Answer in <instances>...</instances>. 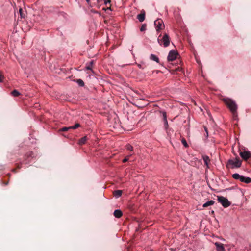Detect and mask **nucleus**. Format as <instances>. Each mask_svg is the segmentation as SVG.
I'll list each match as a JSON object with an SVG mask.
<instances>
[{"instance_id":"1","label":"nucleus","mask_w":251,"mask_h":251,"mask_svg":"<svg viewBox=\"0 0 251 251\" xmlns=\"http://www.w3.org/2000/svg\"><path fill=\"white\" fill-rule=\"evenodd\" d=\"M223 100L235 117L236 114L237 108V106L235 102L228 98L224 99Z\"/></svg>"},{"instance_id":"2","label":"nucleus","mask_w":251,"mask_h":251,"mask_svg":"<svg viewBox=\"0 0 251 251\" xmlns=\"http://www.w3.org/2000/svg\"><path fill=\"white\" fill-rule=\"evenodd\" d=\"M242 165V161L239 158H236L233 159H229L227 163L226 167L233 169L235 168H239Z\"/></svg>"},{"instance_id":"3","label":"nucleus","mask_w":251,"mask_h":251,"mask_svg":"<svg viewBox=\"0 0 251 251\" xmlns=\"http://www.w3.org/2000/svg\"><path fill=\"white\" fill-rule=\"evenodd\" d=\"M170 38L168 35L165 33L161 39H158V42L160 45H163L164 47H168L170 44Z\"/></svg>"},{"instance_id":"4","label":"nucleus","mask_w":251,"mask_h":251,"mask_svg":"<svg viewBox=\"0 0 251 251\" xmlns=\"http://www.w3.org/2000/svg\"><path fill=\"white\" fill-rule=\"evenodd\" d=\"M218 201L224 207H227L231 205V202L228 200V199L223 196H218Z\"/></svg>"},{"instance_id":"5","label":"nucleus","mask_w":251,"mask_h":251,"mask_svg":"<svg viewBox=\"0 0 251 251\" xmlns=\"http://www.w3.org/2000/svg\"><path fill=\"white\" fill-rule=\"evenodd\" d=\"M154 24L155 26L156 30L157 32L165 27L163 21L160 19L155 20L154 21Z\"/></svg>"},{"instance_id":"6","label":"nucleus","mask_w":251,"mask_h":251,"mask_svg":"<svg viewBox=\"0 0 251 251\" xmlns=\"http://www.w3.org/2000/svg\"><path fill=\"white\" fill-rule=\"evenodd\" d=\"M178 55V54L176 51L172 50L169 53L167 59L169 61H174L177 58Z\"/></svg>"},{"instance_id":"7","label":"nucleus","mask_w":251,"mask_h":251,"mask_svg":"<svg viewBox=\"0 0 251 251\" xmlns=\"http://www.w3.org/2000/svg\"><path fill=\"white\" fill-rule=\"evenodd\" d=\"M241 157L244 160H248L251 156V153L249 151H245L240 153Z\"/></svg>"},{"instance_id":"8","label":"nucleus","mask_w":251,"mask_h":251,"mask_svg":"<svg viewBox=\"0 0 251 251\" xmlns=\"http://www.w3.org/2000/svg\"><path fill=\"white\" fill-rule=\"evenodd\" d=\"M214 244L216 247V250L217 251H225L224 247L222 243L215 242Z\"/></svg>"},{"instance_id":"9","label":"nucleus","mask_w":251,"mask_h":251,"mask_svg":"<svg viewBox=\"0 0 251 251\" xmlns=\"http://www.w3.org/2000/svg\"><path fill=\"white\" fill-rule=\"evenodd\" d=\"M240 181L241 182H245L247 184L250 183H251V178L242 176L241 178L240 179Z\"/></svg>"},{"instance_id":"10","label":"nucleus","mask_w":251,"mask_h":251,"mask_svg":"<svg viewBox=\"0 0 251 251\" xmlns=\"http://www.w3.org/2000/svg\"><path fill=\"white\" fill-rule=\"evenodd\" d=\"M202 159L203 160L204 164L206 166L207 168H209L208 164L210 161L209 157L207 155H204L202 156Z\"/></svg>"},{"instance_id":"11","label":"nucleus","mask_w":251,"mask_h":251,"mask_svg":"<svg viewBox=\"0 0 251 251\" xmlns=\"http://www.w3.org/2000/svg\"><path fill=\"white\" fill-rule=\"evenodd\" d=\"M113 214L116 218H119L122 216V212L120 210L116 209L114 211Z\"/></svg>"},{"instance_id":"12","label":"nucleus","mask_w":251,"mask_h":251,"mask_svg":"<svg viewBox=\"0 0 251 251\" xmlns=\"http://www.w3.org/2000/svg\"><path fill=\"white\" fill-rule=\"evenodd\" d=\"M145 18V13H141L137 16V19L140 22H142L144 21Z\"/></svg>"},{"instance_id":"13","label":"nucleus","mask_w":251,"mask_h":251,"mask_svg":"<svg viewBox=\"0 0 251 251\" xmlns=\"http://www.w3.org/2000/svg\"><path fill=\"white\" fill-rule=\"evenodd\" d=\"M215 203V201L213 200H210L209 201H207L206 202H205V203H204L203 204V207H207L209 206H211V205H212L214 204Z\"/></svg>"},{"instance_id":"14","label":"nucleus","mask_w":251,"mask_h":251,"mask_svg":"<svg viewBox=\"0 0 251 251\" xmlns=\"http://www.w3.org/2000/svg\"><path fill=\"white\" fill-rule=\"evenodd\" d=\"M87 140V136H84L83 138H81L79 140L78 144L80 145H82L86 143Z\"/></svg>"},{"instance_id":"15","label":"nucleus","mask_w":251,"mask_h":251,"mask_svg":"<svg viewBox=\"0 0 251 251\" xmlns=\"http://www.w3.org/2000/svg\"><path fill=\"white\" fill-rule=\"evenodd\" d=\"M150 59L152 60L155 61L157 63L159 62V58L154 54H151L150 55Z\"/></svg>"},{"instance_id":"16","label":"nucleus","mask_w":251,"mask_h":251,"mask_svg":"<svg viewBox=\"0 0 251 251\" xmlns=\"http://www.w3.org/2000/svg\"><path fill=\"white\" fill-rule=\"evenodd\" d=\"M241 176H242L239 175L238 173H235V174H234L232 175V177L233 178H234L235 179H237V180L239 179L240 180Z\"/></svg>"},{"instance_id":"17","label":"nucleus","mask_w":251,"mask_h":251,"mask_svg":"<svg viewBox=\"0 0 251 251\" xmlns=\"http://www.w3.org/2000/svg\"><path fill=\"white\" fill-rule=\"evenodd\" d=\"M162 114H163V121L164 122V124L165 125V126H168V122L167 120L166 113V112H163Z\"/></svg>"},{"instance_id":"18","label":"nucleus","mask_w":251,"mask_h":251,"mask_svg":"<svg viewBox=\"0 0 251 251\" xmlns=\"http://www.w3.org/2000/svg\"><path fill=\"white\" fill-rule=\"evenodd\" d=\"M122 195V191L121 190H116L114 192V195L118 198L120 197Z\"/></svg>"},{"instance_id":"19","label":"nucleus","mask_w":251,"mask_h":251,"mask_svg":"<svg viewBox=\"0 0 251 251\" xmlns=\"http://www.w3.org/2000/svg\"><path fill=\"white\" fill-rule=\"evenodd\" d=\"M11 94L13 97H18L20 95V93L16 90H14L11 92Z\"/></svg>"},{"instance_id":"20","label":"nucleus","mask_w":251,"mask_h":251,"mask_svg":"<svg viewBox=\"0 0 251 251\" xmlns=\"http://www.w3.org/2000/svg\"><path fill=\"white\" fill-rule=\"evenodd\" d=\"M94 64V61H91L90 63V64L89 65H88L86 68L87 70H91L92 71V66Z\"/></svg>"},{"instance_id":"21","label":"nucleus","mask_w":251,"mask_h":251,"mask_svg":"<svg viewBox=\"0 0 251 251\" xmlns=\"http://www.w3.org/2000/svg\"><path fill=\"white\" fill-rule=\"evenodd\" d=\"M76 82L80 86H84V82L82 79H79L76 80Z\"/></svg>"},{"instance_id":"22","label":"nucleus","mask_w":251,"mask_h":251,"mask_svg":"<svg viewBox=\"0 0 251 251\" xmlns=\"http://www.w3.org/2000/svg\"><path fill=\"white\" fill-rule=\"evenodd\" d=\"M80 126V125L78 123L75 124L74 126H70V128L72 129H75Z\"/></svg>"},{"instance_id":"23","label":"nucleus","mask_w":251,"mask_h":251,"mask_svg":"<svg viewBox=\"0 0 251 251\" xmlns=\"http://www.w3.org/2000/svg\"><path fill=\"white\" fill-rule=\"evenodd\" d=\"M126 148L127 150L130 151H132L133 150V147H132V146H131L130 144L127 145L126 146Z\"/></svg>"},{"instance_id":"24","label":"nucleus","mask_w":251,"mask_h":251,"mask_svg":"<svg viewBox=\"0 0 251 251\" xmlns=\"http://www.w3.org/2000/svg\"><path fill=\"white\" fill-rule=\"evenodd\" d=\"M19 12L20 13V16L21 18H24L25 14L23 13V10L22 8H20L19 10Z\"/></svg>"},{"instance_id":"25","label":"nucleus","mask_w":251,"mask_h":251,"mask_svg":"<svg viewBox=\"0 0 251 251\" xmlns=\"http://www.w3.org/2000/svg\"><path fill=\"white\" fill-rule=\"evenodd\" d=\"M70 126L69 127H64L60 129L59 130L61 131H68L69 129H71V128H70Z\"/></svg>"},{"instance_id":"26","label":"nucleus","mask_w":251,"mask_h":251,"mask_svg":"<svg viewBox=\"0 0 251 251\" xmlns=\"http://www.w3.org/2000/svg\"><path fill=\"white\" fill-rule=\"evenodd\" d=\"M181 142H182V143L183 144V145L185 147H187L188 146V145L186 141V140L184 138H183L182 140H181Z\"/></svg>"},{"instance_id":"27","label":"nucleus","mask_w":251,"mask_h":251,"mask_svg":"<svg viewBox=\"0 0 251 251\" xmlns=\"http://www.w3.org/2000/svg\"><path fill=\"white\" fill-rule=\"evenodd\" d=\"M129 156H126V157H125V158L123 160V163H125V162H126L128 161V160H129Z\"/></svg>"},{"instance_id":"28","label":"nucleus","mask_w":251,"mask_h":251,"mask_svg":"<svg viewBox=\"0 0 251 251\" xmlns=\"http://www.w3.org/2000/svg\"><path fill=\"white\" fill-rule=\"evenodd\" d=\"M103 1L104 4L105 5H107V4H110L111 1L110 0H102V1Z\"/></svg>"},{"instance_id":"29","label":"nucleus","mask_w":251,"mask_h":251,"mask_svg":"<svg viewBox=\"0 0 251 251\" xmlns=\"http://www.w3.org/2000/svg\"><path fill=\"white\" fill-rule=\"evenodd\" d=\"M146 29V25H142L141 28H140V30L141 31H143L144 30H145Z\"/></svg>"},{"instance_id":"30","label":"nucleus","mask_w":251,"mask_h":251,"mask_svg":"<svg viewBox=\"0 0 251 251\" xmlns=\"http://www.w3.org/2000/svg\"><path fill=\"white\" fill-rule=\"evenodd\" d=\"M204 130H205V133H206V134H205V136H206V137H208V130H207V128L204 127Z\"/></svg>"},{"instance_id":"31","label":"nucleus","mask_w":251,"mask_h":251,"mask_svg":"<svg viewBox=\"0 0 251 251\" xmlns=\"http://www.w3.org/2000/svg\"><path fill=\"white\" fill-rule=\"evenodd\" d=\"M3 76L0 74V82H1L3 80Z\"/></svg>"},{"instance_id":"32","label":"nucleus","mask_w":251,"mask_h":251,"mask_svg":"<svg viewBox=\"0 0 251 251\" xmlns=\"http://www.w3.org/2000/svg\"><path fill=\"white\" fill-rule=\"evenodd\" d=\"M97 2L98 3H100L101 2H102V0H97Z\"/></svg>"},{"instance_id":"33","label":"nucleus","mask_w":251,"mask_h":251,"mask_svg":"<svg viewBox=\"0 0 251 251\" xmlns=\"http://www.w3.org/2000/svg\"><path fill=\"white\" fill-rule=\"evenodd\" d=\"M87 2L89 4L90 0H86Z\"/></svg>"},{"instance_id":"34","label":"nucleus","mask_w":251,"mask_h":251,"mask_svg":"<svg viewBox=\"0 0 251 251\" xmlns=\"http://www.w3.org/2000/svg\"><path fill=\"white\" fill-rule=\"evenodd\" d=\"M132 155H133V154H129L128 156H129V157H130V156H131Z\"/></svg>"}]
</instances>
